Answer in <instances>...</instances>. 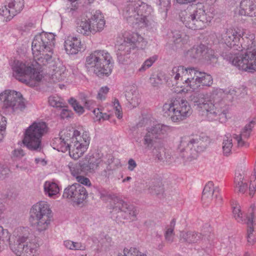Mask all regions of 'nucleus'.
<instances>
[{"label":"nucleus","instance_id":"22","mask_svg":"<svg viewBox=\"0 0 256 256\" xmlns=\"http://www.w3.org/2000/svg\"><path fill=\"white\" fill-rule=\"evenodd\" d=\"M64 47L68 54H76L82 50V44L80 39L70 36L65 39Z\"/></svg>","mask_w":256,"mask_h":256},{"label":"nucleus","instance_id":"58","mask_svg":"<svg viewBox=\"0 0 256 256\" xmlns=\"http://www.w3.org/2000/svg\"><path fill=\"white\" fill-rule=\"evenodd\" d=\"M8 171L7 168L0 166V180L4 178L6 174Z\"/></svg>","mask_w":256,"mask_h":256},{"label":"nucleus","instance_id":"64","mask_svg":"<svg viewBox=\"0 0 256 256\" xmlns=\"http://www.w3.org/2000/svg\"><path fill=\"white\" fill-rule=\"evenodd\" d=\"M252 24L253 26L256 28V18H254V19H252Z\"/></svg>","mask_w":256,"mask_h":256},{"label":"nucleus","instance_id":"2","mask_svg":"<svg viewBox=\"0 0 256 256\" xmlns=\"http://www.w3.org/2000/svg\"><path fill=\"white\" fill-rule=\"evenodd\" d=\"M245 37L246 44L240 42L241 35L234 29L224 30L218 38L222 43L238 52L230 54L229 60L239 70L249 72H256V40L255 36L249 32Z\"/></svg>","mask_w":256,"mask_h":256},{"label":"nucleus","instance_id":"18","mask_svg":"<svg viewBox=\"0 0 256 256\" xmlns=\"http://www.w3.org/2000/svg\"><path fill=\"white\" fill-rule=\"evenodd\" d=\"M188 58L204 59L207 61H215L216 57L214 52L211 48H208L205 45L200 44L194 46L184 54Z\"/></svg>","mask_w":256,"mask_h":256},{"label":"nucleus","instance_id":"23","mask_svg":"<svg viewBox=\"0 0 256 256\" xmlns=\"http://www.w3.org/2000/svg\"><path fill=\"white\" fill-rule=\"evenodd\" d=\"M238 13L241 16L256 17V0H242Z\"/></svg>","mask_w":256,"mask_h":256},{"label":"nucleus","instance_id":"55","mask_svg":"<svg viewBox=\"0 0 256 256\" xmlns=\"http://www.w3.org/2000/svg\"><path fill=\"white\" fill-rule=\"evenodd\" d=\"M128 168L130 171H133L137 166V164H136V161L132 158H130L128 160Z\"/></svg>","mask_w":256,"mask_h":256},{"label":"nucleus","instance_id":"57","mask_svg":"<svg viewBox=\"0 0 256 256\" xmlns=\"http://www.w3.org/2000/svg\"><path fill=\"white\" fill-rule=\"evenodd\" d=\"M64 245L66 248L73 250V241L66 240L64 242Z\"/></svg>","mask_w":256,"mask_h":256},{"label":"nucleus","instance_id":"13","mask_svg":"<svg viewBox=\"0 0 256 256\" xmlns=\"http://www.w3.org/2000/svg\"><path fill=\"white\" fill-rule=\"evenodd\" d=\"M206 148V145L200 138L184 136L181 138L178 150L186 162H192L196 160Z\"/></svg>","mask_w":256,"mask_h":256},{"label":"nucleus","instance_id":"40","mask_svg":"<svg viewBox=\"0 0 256 256\" xmlns=\"http://www.w3.org/2000/svg\"><path fill=\"white\" fill-rule=\"evenodd\" d=\"M112 103L114 109L115 111L116 116L118 119H121L122 118V112L118 100L117 98H114L113 100Z\"/></svg>","mask_w":256,"mask_h":256},{"label":"nucleus","instance_id":"38","mask_svg":"<svg viewBox=\"0 0 256 256\" xmlns=\"http://www.w3.org/2000/svg\"><path fill=\"white\" fill-rule=\"evenodd\" d=\"M48 102L50 104L56 108L64 107V100L57 96H53L49 97Z\"/></svg>","mask_w":256,"mask_h":256},{"label":"nucleus","instance_id":"30","mask_svg":"<svg viewBox=\"0 0 256 256\" xmlns=\"http://www.w3.org/2000/svg\"><path fill=\"white\" fill-rule=\"evenodd\" d=\"M172 41L177 47L182 48L189 42V36L180 32H172Z\"/></svg>","mask_w":256,"mask_h":256},{"label":"nucleus","instance_id":"28","mask_svg":"<svg viewBox=\"0 0 256 256\" xmlns=\"http://www.w3.org/2000/svg\"><path fill=\"white\" fill-rule=\"evenodd\" d=\"M200 239V234L194 232L182 231L180 232V240L188 244L197 242Z\"/></svg>","mask_w":256,"mask_h":256},{"label":"nucleus","instance_id":"53","mask_svg":"<svg viewBox=\"0 0 256 256\" xmlns=\"http://www.w3.org/2000/svg\"><path fill=\"white\" fill-rule=\"evenodd\" d=\"M73 250H84L86 248V245L80 242H73Z\"/></svg>","mask_w":256,"mask_h":256},{"label":"nucleus","instance_id":"50","mask_svg":"<svg viewBox=\"0 0 256 256\" xmlns=\"http://www.w3.org/2000/svg\"><path fill=\"white\" fill-rule=\"evenodd\" d=\"M65 77V73L64 72H55L52 74V78L53 80L56 79V80H58V81L62 80H64V78Z\"/></svg>","mask_w":256,"mask_h":256},{"label":"nucleus","instance_id":"47","mask_svg":"<svg viewBox=\"0 0 256 256\" xmlns=\"http://www.w3.org/2000/svg\"><path fill=\"white\" fill-rule=\"evenodd\" d=\"M151 84L154 87H158L160 84L162 79L158 76H152L150 78Z\"/></svg>","mask_w":256,"mask_h":256},{"label":"nucleus","instance_id":"24","mask_svg":"<svg viewBox=\"0 0 256 256\" xmlns=\"http://www.w3.org/2000/svg\"><path fill=\"white\" fill-rule=\"evenodd\" d=\"M256 125V118H254L244 128L239 135L234 134V138L237 141L238 146H246L245 139L248 138L251 133L252 128Z\"/></svg>","mask_w":256,"mask_h":256},{"label":"nucleus","instance_id":"9","mask_svg":"<svg viewBox=\"0 0 256 256\" xmlns=\"http://www.w3.org/2000/svg\"><path fill=\"white\" fill-rule=\"evenodd\" d=\"M147 42L139 34L132 32L124 37L123 42L117 46L116 54L118 62L122 64L128 62L130 54L136 48L144 50Z\"/></svg>","mask_w":256,"mask_h":256},{"label":"nucleus","instance_id":"27","mask_svg":"<svg viewBox=\"0 0 256 256\" xmlns=\"http://www.w3.org/2000/svg\"><path fill=\"white\" fill-rule=\"evenodd\" d=\"M76 30L78 33L84 36H90L92 33L88 18V20L86 18L77 19L76 20Z\"/></svg>","mask_w":256,"mask_h":256},{"label":"nucleus","instance_id":"61","mask_svg":"<svg viewBox=\"0 0 256 256\" xmlns=\"http://www.w3.org/2000/svg\"><path fill=\"white\" fill-rule=\"evenodd\" d=\"M35 162L36 164H39L40 162H42V163H43V164H42L43 165H44L46 164V162L44 160L41 159V158H35Z\"/></svg>","mask_w":256,"mask_h":256},{"label":"nucleus","instance_id":"44","mask_svg":"<svg viewBox=\"0 0 256 256\" xmlns=\"http://www.w3.org/2000/svg\"><path fill=\"white\" fill-rule=\"evenodd\" d=\"M109 91V88L106 86L102 87L98 94L97 98L100 100H104L106 98V95Z\"/></svg>","mask_w":256,"mask_h":256},{"label":"nucleus","instance_id":"21","mask_svg":"<svg viewBox=\"0 0 256 256\" xmlns=\"http://www.w3.org/2000/svg\"><path fill=\"white\" fill-rule=\"evenodd\" d=\"M90 30L92 34L102 32L106 25V20L102 13L100 10H96L88 18Z\"/></svg>","mask_w":256,"mask_h":256},{"label":"nucleus","instance_id":"16","mask_svg":"<svg viewBox=\"0 0 256 256\" xmlns=\"http://www.w3.org/2000/svg\"><path fill=\"white\" fill-rule=\"evenodd\" d=\"M62 197L78 206L84 203L88 197V192L82 185L74 183L64 188Z\"/></svg>","mask_w":256,"mask_h":256},{"label":"nucleus","instance_id":"14","mask_svg":"<svg viewBox=\"0 0 256 256\" xmlns=\"http://www.w3.org/2000/svg\"><path fill=\"white\" fill-rule=\"evenodd\" d=\"M0 101L4 107L13 113L18 114L26 108L24 98L20 92L6 90L0 94Z\"/></svg>","mask_w":256,"mask_h":256},{"label":"nucleus","instance_id":"59","mask_svg":"<svg viewBox=\"0 0 256 256\" xmlns=\"http://www.w3.org/2000/svg\"><path fill=\"white\" fill-rule=\"evenodd\" d=\"M256 190V184H250V195L253 196Z\"/></svg>","mask_w":256,"mask_h":256},{"label":"nucleus","instance_id":"26","mask_svg":"<svg viewBox=\"0 0 256 256\" xmlns=\"http://www.w3.org/2000/svg\"><path fill=\"white\" fill-rule=\"evenodd\" d=\"M126 98L130 108H136L140 103V94L136 90L130 89L126 92Z\"/></svg>","mask_w":256,"mask_h":256},{"label":"nucleus","instance_id":"45","mask_svg":"<svg viewBox=\"0 0 256 256\" xmlns=\"http://www.w3.org/2000/svg\"><path fill=\"white\" fill-rule=\"evenodd\" d=\"M76 181L78 182V184H82L88 186H90L92 185L91 182L88 178H86L83 176L80 175L76 178Z\"/></svg>","mask_w":256,"mask_h":256},{"label":"nucleus","instance_id":"20","mask_svg":"<svg viewBox=\"0 0 256 256\" xmlns=\"http://www.w3.org/2000/svg\"><path fill=\"white\" fill-rule=\"evenodd\" d=\"M220 190L218 187L214 186L212 182H208L204 188L202 200L206 204L210 202L214 198L218 201H221L222 198L220 196Z\"/></svg>","mask_w":256,"mask_h":256},{"label":"nucleus","instance_id":"15","mask_svg":"<svg viewBox=\"0 0 256 256\" xmlns=\"http://www.w3.org/2000/svg\"><path fill=\"white\" fill-rule=\"evenodd\" d=\"M170 130V126L160 124L146 127L144 135V144L148 148H152L157 140L164 138Z\"/></svg>","mask_w":256,"mask_h":256},{"label":"nucleus","instance_id":"39","mask_svg":"<svg viewBox=\"0 0 256 256\" xmlns=\"http://www.w3.org/2000/svg\"><path fill=\"white\" fill-rule=\"evenodd\" d=\"M118 256H147L144 253L140 252L134 248H125L123 251V254Z\"/></svg>","mask_w":256,"mask_h":256},{"label":"nucleus","instance_id":"46","mask_svg":"<svg viewBox=\"0 0 256 256\" xmlns=\"http://www.w3.org/2000/svg\"><path fill=\"white\" fill-rule=\"evenodd\" d=\"M82 98L85 107L89 110L92 109L96 105V102L94 100H90L86 96H84Z\"/></svg>","mask_w":256,"mask_h":256},{"label":"nucleus","instance_id":"42","mask_svg":"<svg viewBox=\"0 0 256 256\" xmlns=\"http://www.w3.org/2000/svg\"><path fill=\"white\" fill-rule=\"evenodd\" d=\"M68 102L72 105L74 110L76 111V112L80 114L84 113V108L82 106L80 105L74 98H70L68 100Z\"/></svg>","mask_w":256,"mask_h":256},{"label":"nucleus","instance_id":"48","mask_svg":"<svg viewBox=\"0 0 256 256\" xmlns=\"http://www.w3.org/2000/svg\"><path fill=\"white\" fill-rule=\"evenodd\" d=\"M162 190V188L159 185H154L148 188L149 192L154 194H158Z\"/></svg>","mask_w":256,"mask_h":256},{"label":"nucleus","instance_id":"8","mask_svg":"<svg viewBox=\"0 0 256 256\" xmlns=\"http://www.w3.org/2000/svg\"><path fill=\"white\" fill-rule=\"evenodd\" d=\"M180 21L185 26L192 30H202L210 21L211 18L206 14L202 4L196 7L190 6L180 14Z\"/></svg>","mask_w":256,"mask_h":256},{"label":"nucleus","instance_id":"31","mask_svg":"<svg viewBox=\"0 0 256 256\" xmlns=\"http://www.w3.org/2000/svg\"><path fill=\"white\" fill-rule=\"evenodd\" d=\"M254 220V214H251L250 217L246 220V224L248 226L247 230V240L250 244H253L255 242V233L254 228L252 227Z\"/></svg>","mask_w":256,"mask_h":256},{"label":"nucleus","instance_id":"60","mask_svg":"<svg viewBox=\"0 0 256 256\" xmlns=\"http://www.w3.org/2000/svg\"><path fill=\"white\" fill-rule=\"evenodd\" d=\"M196 0H176V2L180 4H186L194 2Z\"/></svg>","mask_w":256,"mask_h":256},{"label":"nucleus","instance_id":"25","mask_svg":"<svg viewBox=\"0 0 256 256\" xmlns=\"http://www.w3.org/2000/svg\"><path fill=\"white\" fill-rule=\"evenodd\" d=\"M248 178L243 172H236L234 179V190L236 192L244 193L248 189Z\"/></svg>","mask_w":256,"mask_h":256},{"label":"nucleus","instance_id":"11","mask_svg":"<svg viewBox=\"0 0 256 256\" xmlns=\"http://www.w3.org/2000/svg\"><path fill=\"white\" fill-rule=\"evenodd\" d=\"M30 212L36 231L42 232L48 229L52 221V213L47 202H37L32 206Z\"/></svg>","mask_w":256,"mask_h":256},{"label":"nucleus","instance_id":"41","mask_svg":"<svg viewBox=\"0 0 256 256\" xmlns=\"http://www.w3.org/2000/svg\"><path fill=\"white\" fill-rule=\"evenodd\" d=\"M92 112L98 120H107L110 118V115L106 113H102V110L100 108H94Z\"/></svg>","mask_w":256,"mask_h":256},{"label":"nucleus","instance_id":"10","mask_svg":"<svg viewBox=\"0 0 256 256\" xmlns=\"http://www.w3.org/2000/svg\"><path fill=\"white\" fill-rule=\"evenodd\" d=\"M162 112L172 122L179 123L188 118L192 114V110L186 100L178 98L164 104Z\"/></svg>","mask_w":256,"mask_h":256},{"label":"nucleus","instance_id":"49","mask_svg":"<svg viewBox=\"0 0 256 256\" xmlns=\"http://www.w3.org/2000/svg\"><path fill=\"white\" fill-rule=\"evenodd\" d=\"M68 2H71L72 7L68 8V12H71L72 14H74V12L78 8L77 4L78 2H81V0H68Z\"/></svg>","mask_w":256,"mask_h":256},{"label":"nucleus","instance_id":"19","mask_svg":"<svg viewBox=\"0 0 256 256\" xmlns=\"http://www.w3.org/2000/svg\"><path fill=\"white\" fill-rule=\"evenodd\" d=\"M112 200L114 203L112 212H124L125 214L124 218L125 219L130 220L132 221L136 219L138 212L134 206H129L128 204L117 196H114Z\"/></svg>","mask_w":256,"mask_h":256},{"label":"nucleus","instance_id":"6","mask_svg":"<svg viewBox=\"0 0 256 256\" xmlns=\"http://www.w3.org/2000/svg\"><path fill=\"white\" fill-rule=\"evenodd\" d=\"M154 12L152 6L142 0H130L124 8L122 14L129 23L143 27L154 24Z\"/></svg>","mask_w":256,"mask_h":256},{"label":"nucleus","instance_id":"62","mask_svg":"<svg viewBox=\"0 0 256 256\" xmlns=\"http://www.w3.org/2000/svg\"><path fill=\"white\" fill-rule=\"evenodd\" d=\"M94 0H81V2H83L85 4H90Z\"/></svg>","mask_w":256,"mask_h":256},{"label":"nucleus","instance_id":"29","mask_svg":"<svg viewBox=\"0 0 256 256\" xmlns=\"http://www.w3.org/2000/svg\"><path fill=\"white\" fill-rule=\"evenodd\" d=\"M44 189L45 194L50 198H54L60 192L58 184L52 181H46L44 184Z\"/></svg>","mask_w":256,"mask_h":256},{"label":"nucleus","instance_id":"52","mask_svg":"<svg viewBox=\"0 0 256 256\" xmlns=\"http://www.w3.org/2000/svg\"><path fill=\"white\" fill-rule=\"evenodd\" d=\"M6 120L5 117L0 115V140L2 138L1 132L5 130L6 126Z\"/></svg>","mask_w":256,"mask_h":256},{"label":"nucleus","instance_id":"4","mask_svg":"<svg viewBox=\"0 0 256 256\" xmlns=\"http://www.w3.org/2000/svg\"><path fill=\"white\" fill-rule=\"evenodd\" d=\"M169 74L176 82L174 92L178 94L198 92L213 84L211 75L194 68L174 66Z\"/></svg>","mask_w":256,"mask_h":256},{"label":"nucleus","instance_id":"36","mask_svg":"<svg viewBox=\"0 0 256 256\" xmlns=\"http://www.w3.org/2000/svg\"><path fill=\"white\" fill-rule=\"evenodd\" d=\"M102 160L100 158H96L94 156H90L88 160V164L86 167L84 168L86 170H96L98 166L100 164Z\"/></svg>","mask_w":256,"mask_h":256},{"label":"nucleus","instance_id":"12","mask_svg":"<svg viewBox=\"0 0 256 256\" xmlns=\"http://www.w3.org/2000/svg\"><path fill=\"white\" fill-rule=\"evenodd\" d=\"M47 125L44 122H34L24 132V144L30 150L40 152L42 148V138L47 132Z\"/></svg>","mask_w":256,"mask_h":256},{"label":"nucleus","instance_id":"17","mask_svg":"<svg viewBox=\"0 0 256 256\" xmlns=\"http://www.w3.org/2000/svg\"><path fill=\"white\" fill-rule=\"evenodd\" d=\"M24 0H6L0 6V16L4 20L10 21L20 13L24 8Z\"/></svg>","mask_w":256,"mask_h":256},{"label":"nucleus","instance_id":"56","mask_svg":"<svg viewBox=\"0 0 256 256\" xmlns=\"http://www.w3.org/2000/svg\"><path fill=\"white\" fill-rule=\"evenodd\" d=\"M110 160L112 162H114V166H110V169L114 170L115 168L120 167L122 166L120 162L118 160H115L114 158H111Z\"/></svg>","mask_w":256,"mask_h":256},{"label":"nucleus","instance_id":"54","mask_svg":"<svg viewBox=\"0 0 256 256\" xmlns=\"http://www.w3.org/2000/svg\"><path fill=\"white\" fill-rule=\"evenodd\" d=\"M12 154L14 157L20 158L24 156V152L22 150L18 148L13 150Z\"/></svg>","mask_w":256,"mask_h":256},{"label":"nucleus","instance_id":"51","mask_svg":"<svg viewBox=\"0 0 256 256\" xmlns=\"http://www.w3.org/2000/svg\"><path fill=\"white\" fill-rule=\"evenodd\" d=\"M64 108L60 114V118L62 119L70 118L72 114V112L64 106Z\"/></svg>","mask_w":256,"mask_h":256},{"label":"nucleus","instance_id":"34","mask_svg":"<svg viewBox=\"0 0 256 256\" xmlns=\"http://www.w3.org/2000/svg\"><path fill=\"white\" fill-rule=\"evenodd\" d=\"M232 146L230 134H226L224 137L222 142V150L224 155L228 156L231 152Z\"/></svg>","mask_w":256,"mask_h":256},{"label":"nucleus","instance_id":"3","mask_svg":"<svg viewBox=\"0 0 256 256\" xmlns=\"http://www.w3.org/2000/svg\"><path fill=\"white\" fill-rule=\"evenodd\" d=\"M224 94L222 89L214 88L209 94L194 93L190 96V100L208 120L224 123L230 118V114L229 106L222 100Z\"/></svg>","mask_w":256,"mask_h":256},{"label":"nucleus","instance_id":"32","mask_svg":"<svg viewBox=\"0 0 256 256\" xmlns=\"http://www.w3.org/2000/svg\"><path fill=\"white\" fill-rule=\"evenodd\" d=\"M85 164H82L80 162H70L68 166L72 175L76 178L83 172L84 168V165Z\"/></svg>","mask_w":256,"mask_h":256},{"label":"nucleus","instance_id":"35","mask_svg":"<svg viewBox=\"0 0 256 256\" xmlns=\"http://www.w3.org/2000/svg\"><path fill=\"white\" fill-rule=\"evenodd\" d=\"M232 213L235 219L239 222H245L242 214L240 210V206L236 202H233L232 204Z\"/></svg>","mask_w":256,"mask_h":256},{"label":"nucleus","instance_id":"7","mask_svg":"<svg viewBox=\"0 0 256 256\" xmlns=\"http://www.w3.org/2000/svg\"><path fill=\"white\" fill-rule=\"evenodd\" d=\"M85 66L88 72L98 76H108L112 70L114 60L106 50H96L86 57Z\"/></svg>","mask_w":256,"mask_h":256},{"label":"nucleus","instance_id":"5","mask_svg":"<svg viewBox=\"0 0 256 256\" xmlns=\"http://www.w3.org/2000/svg\"><path fill=\"white\" fill-rule=\"evenodd\" d=\"M59 136L52 140L54 148L62 152L68 150L70 156L74 160L81 157L90 144V138L88 132L81 134L77 130L66 128L60 132Z\"/></svg>","mask_w":256,"mask_h":256},{"label":"nucleus","instance_id":"43","mask_svg":"<svg viewBox=\"0 0 256 256\" xmlns=\"http://www.w3.org/2000/svg\"><path fill=\"white\" fill-rule=\"evenodd\" d=\"M160 9L166 14L168 11L171 6V0H159Z\"/></svg>","mask_w":256,"mask_h":256},{"label":"nucleus","instance_id":"33","mask_svg":"<svg viewBox=\"0 0 256 256\" xmlns=\"http://www.w3.org/2000/svg\"><path fill=\"white\" fill-rule=\"evenodd\" d=\"M176 225V220L172 219L170 222L168 227L166 228L164 232V238L166 240L168 243H172L174 242V229Z\"/></svg>","mask_w":256,"mask_h":256},{"label":"nucleus","instance_id":"63","mask_svg":"<svg viewBox=\"0 0 256 256\" xmlns=\"http://www.w3.org/2000/svg\"><path fill=\"white\" fill-rule=\"evenodd\" d=\"M132 180V178L130 176H127L126 178H124L122 180V182H124L127 181H130Z\"/></svg>","mask_w":256,"mask_h":256},{"label":"nucleus","instance_id":"37","mask_svg":"<svg viewBox=\"0 0 256 256\" xmlns=\"http://www.w3.org/2000/svg\"><path fill=\"white\" fill-rule=\"evenodd\" d=\"M158 55L154 54L147 58L143 62L140 68L138 69V72H145L147 69L150 68L152 64L158 60Z\"/></svg>","mask_w":256,"mask_h":256},{"label":"nucleus","instance_id":"1","mask_svg":"<svg viewBox=\"0 0 256 256\" xmlns=\"http://www.w3.org/2000/svg\"><path fill=\"white\" fill-rule=\"evenodd\" d=\"M55 35L52 32H42L34 37L32 43V50L34 58L30 64L14 60L12 68L16 78L24 83L30 80L40 81L43 76L42 66H46L52 61Z\"/></svg>","mask_w":256,"mask_h":256}]
</instances>
